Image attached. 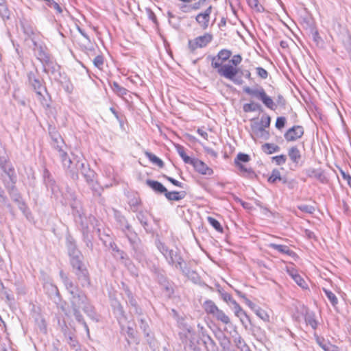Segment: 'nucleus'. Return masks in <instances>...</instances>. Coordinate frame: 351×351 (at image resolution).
Here are the masks:
<instances>
[{
    "mask_svg": "<svg viewBox=\"0 0 351 351\" xmlns=\"http://www.w3.org/2000/svg\"><path fill=\"white\" fill-rule=\"evenodd\" d=\"M242 60L241 55L236 54L232 56L231 51L223 49L212 58L211 66L217 69L219 75L234 81L239 73L237 66L241 64Z\"/></svg>",
    "mask_w": 351,
    "mask_h": 351,
    "instance_id": "1",
    "label": "nucleus"
},
{
    "mask_svg": "<svg viewBox=\"0 0 351 351\" xmlns=\"http://www.w3.org/2000/svg\"><path fill=\"white\" fill-rule=\"evenodd\" d=\"M271 118L268 115H263L259 120L252 119L251 120V131L253 135L257 138L267 139L269 137V132L266 130L270 125Z\"/></svg>",
    "mask_w": 351,
    "mask_h": 351,
    "instance_id": "2",
    "label": "nucleus"
},
{
    "mask_svg": "<svg viewBox=\"0 0 351 351\" xmlns=\"http://www.w3.org/2000/svg\"><path fill=\"white\" fill-rule=\"evenodd\" d=\"M178 152L180 156L182 158L183 161L185 163H189L193 165L195 170L199 173L208 176H210L213 173V170L202 160L197 158H191L189 156H188L182 147H179L178 148Z\"/></svg>",
    "mask_w": 351,
    "mask_h": 351,
    "instance_id": "3",
    "label": "nucleus"
},
{
    "mask_svg": "<svg viewBox=\"0 0 351 351\" xmlns=\"http://www.w3.org/2000/svg\"><path fill=\"white\" fill-rule=\"evenodd\" d=\"M203 308L206 314L212 315L216 320L223 324H230V318L216 304L210 300H206L203 304Z\"/></svg>",
    "mask_w": 351,
    "mask_h": 351,
    "instance_id": "4",
    "label": "nucleus"
},
{
    "mask_svg": "<svg viewBox=\"0 0 351 351\" xmlns=\"http://www.w3.org/2000/svg\"><path fill=\"white\" fill-rule=\"evenodd\" d=\"M250 160V156L244 153H239L234 158L235 166L239 169L242 176L252 177L254 176V171L251 167H247L245 164Z\"/></svg>",
    "mask_w": 351,
    "mask_h": 351,
    "instance_id": "5",
    "label": "nucleus"
},
{
    "mask_svg": "<svg viewBox=\"0 0 351 351\" xmlns=\"http://www.w3.org/2000/svg\"><path fill=\"white\" fill-rule=\"evenodd\" d=\"M213 34L205 33L194 39L189 40L188 43L189 48L193 51L197 49L205 47L213 40Z\"/></svg>",
    "mask_w": 351,
    "mask_h": 351,
    "instance_id": "6",
    "label": "nucleus"
},
{
    "mask_svg": "<svg viewBox=\"0 0 351 351\" xmlns=\"http://www.w3.org/2000/svg\"><path fill=\"white\" fill-rule=\"evenodd\" d=\"M42 38L43 36L39 32L32 31L29 34L28 33V38L33 43V50L39 53H43L45 49Z\"/></svg>",
    "mask_w": 351,
    "mask_h": 351,
    "instance_id": "7",
    "label": "nucleus"
},
{
    "mask_svg": "<svg viewBox=\"0 0 351 351\" xmlns=\"http://www.w3.org/2000/svg\"><path fill=\"white\" fill-rule=\"evenodd\" d=\"M304 133V130L302 126L294 125L285 132L284 136L287 142H293L300 139Z\"/></svg>",
    "mask_w": 351,
    "mask_h": 351,
    "instance_id": "8",
    "label": "nucleus"
},
{
    "mask_svg": "<svg viewBox=\"0 0 351 351\" xmlns=\"http://www.w3.org/2000/svg\"><path fill=\"white\" fill-rule=\"evenodd\" d=\"M212 5H210L206 10L199 13L195 17L196 22L203 30L206 29L209 27L210 15L212 12Z\"/></svg>",
    "mask_w": 351,
    "mask_h": 351,
    "instance_id": "9",
    "label": "nucleus"
},
{
    "mask_svg": "<svg viewBox=\"0 0 351 351\" xmlns=\"http://www.w3.org/2000/svg\"><path fill=\"white\" fill-rule=\"evenodd\" d=\"M259 99L262 101L263 104L271 110H274L275 108V103L273 99L269 97L265 90L263 88H261V92L259 93Z\"/></svg>",
    "mask_w": 351,
    "mask_h": 351,
    "instance_id": "10",
    "label": "nucleus"
},
{
    "mask_svg": "<svg viewBox=\"0 0 351 351\" xmlns=\"http://www.w3.org/2000/svg\"><path fill=\"white\" fill-rule=\"evenodd\" d=\"M164 195L169 201H179L185 197L186 193L184 191H168L167 190Z\"/></svg>",
    "mask_w": 351,
    "mask_h": 351,
    "instance_id": "11",
    "label": "nucleus"
},
{
    "mask_svg": "<svg viewBox=\"0 0 351 351\" xmlns=\"http://www.w3.org/2000/svg\"><path fill=\"white\" fill-rule=\"evenodd\" d=\"M146 184L154 191L165 194L167 189L159 182L152 180H147Z\"/></svg>",
    "mask_w": 351,
    "mask_h": 351,
    "instance_id": "12",
    "label": "nucleus"
},
{
    "mask_svg": "<svg viewBox=\"0 0 351 351\" xmlns=\"http://www.w3.org/2000/svg\"><path fill=\"white\" fill-rule=\"evenodd\" d=\"M269 247L278 251L280 253L285 254L289 256H294L295 254V252L292 251L287 245L271 243L269 244Z\"/></svg>",
    "mask_w": 351,
    "mask_h": 351,
    "instance_id": "13",
    "label": "nucleus"
},
{
    "mask_svg": "<svg viewBox=\"0 0 351 351\" xmlns=\"http://www.w3.org/2000/svg\"><path fill=\"white\" fill-rule=\"evenodd\" d=\"M262 151L266 154H272L280 150V147L275 143H265L261 146Z\"/></svg>",
    "mask_w": 351,
    "mask_h": 351,
    "instance_id": "14",
    "label": "nucleus"
},
{
    "mask_svg": "<svg viewBox=\"0 0 351 351\" xmlns=\"http://www.w3.org/2000/svg\"><path fill=\"white\" fill-rule=\"evenodd\" d=\"M288 155L293 162L298 163L301 158V154L296 146L291 147L288 151Z\"/></svg>",
    "mask_w": 351,
    "mask_h": 351,
    "instance_id": "15",
    "label": "nucleus"
},
{
    "mask_svg": "<svg viewBox=\"0 0 351 351\" xmlns=\"http://www.w3.org/2000/svg\"><path fill=\"white\" fill-rule=\"evenodd\" d=\"M144 154L152 163L157 165L159 168H162L164 167L163 161L154 154L148 151H145Z\"/></svg>",
    "mask_w": 351,
    "mask_h": 351,
    "instance_id": "16",
    "label": "nucleus"
},
{
    "mask_svg": "<svg viewBox=\"0 0 351 351\" xmlns=\"http://www.w3.org/2000/svg\"><path fill=\"white\" fill-rule=\"evenodd\" d=\"M207 221L213 227V228L218 232L223 233V228L219 221L212 217H208Z\"/></svg>",
    "mask_w": 351,
    "mask_h": 351,
    "instance_id": "17",
    "label": "nucleus"
},
{
    "mask_svg": "<svg viewBox=\"0 0 351 351\" xmlns=\"http://www.w3.org/2000/svg\"><path fill=\"white\" fill-rule=\"evenodd\" d=\"M282 180L281 173L279 170L274 169L267 179L269 183L274 184Z\"/></svg>",
    "mask_w": 351,
    "mask_h": 351,
    "instance_id": "18",
    "label": "nucleus"
},
{
    "mask_svg": "<svg viewBox=\"0 0 351 351\" xmlns=\"http://www.w3.org/2000/svg\"><path fill=\"white\" fill-rule=\"evenodd\" d=\"M93 62L95 67L101 71L103 70L105 59L102 54L96 56Z\"/></svg>",
    "mask_w": 351,
    "mask_h": 351,
    "instance_id": "19",
    "label": "nucleus"
},
{
    "mask_svg": "<svg viewBox=\"0 0 351 351\" xmlns=\"http://www.w3.org/2000/svg\"><path fill=\"white\" fill-rule=\"evenodd\" d=\"M113 91L119 96H123L127 94V90L121 86L117 82H114L112 84Z\"/></svg>",
    "mask_w": 351,
    "mask_h": 351,
    "instance_id": "20",
    "label": "nucleus"
},
{
    "mask_svg": "<svg viewBox=\"0 0 351 351\" xmlns=\"http://www.w3.org/2000/svg\"><path fill=\"white\" fill-rule=\"evenodd\" d=\"M323 291L325 293V294L326 295L328 299L331 302L332 305L333 306H335L338 303V300H337L336 295L332 291H330L324 288Z\"/></svg>",
    "mask_w": 351,
    "mask_h": 351,
    "instance_id": "21",
    "label": "nucleus"
},
{
    "mask_svg": "<svg viewBox=\"0 0 351 351\" xmlns=\"http://www.w3.org/2000/svg\"><path fill=\"white\" fill-rule=\"evenodd\" d=\"M247 3L252 9L256 12H261L263 10V7L259 3L258 0H247Z\"/></svg>",
    "mask_w": 351,
    "mask_h": 351,
    "instance_id": "22",
    "label": "nucleus"
},
{
    "mask_svg": "<svg viewBox=\"0 0 351 351\" xmlns=\"http://www.w3.org/2000/svg\"><path fill=\"white\" fill-rule=\"evenodd\" d=\"M293 280L297 283V285L304 289H307L308 288L307 283L304 280V279L300 275L298 274L295 276Z\"/></svg>",
    "mask_w": 351,
    "mask_h": 351,
    "instance_id": "23",
    "label": "nucleus"
},
{
    "mask_svg": "<svg viewBox=\"0 0 351 351\" xmlns=\"http://www.w3.org/2000/svg\"><path fill=\"white\" fill-rule=\"evenodd\" d=\"M46 4L48 7L53 8L57 14H61L62 13V9L61 6L56 2L54 0H49L46 2Z\"/></svg>",
    "mask_w": 351,
    "mask_h": 351,
    "instance_id": "24",
    "label": "nucleus"
},
{
    "mask_svg": "<svg viewBox=\"0 0 351 351\" xmlns=\"http://www.w3.org/2000/svg\"><path fill=\"white\" fill-rule=\"evenodd\" d=\"M256 315L264 322H269V315L265 310L258 308L256 311Z\"/></svg>",
    "mask_w": 351,
    "mask_h": 351,
    "instance_id": "25",
    "label": "nucleus"
},
{
    "mask_svg": "<svg viewBox=\"0 0 351 351\" xmlns=\"http://www.w3.org/2000/svg\"><path fill=\"white\" fill-rule=\"evenodd\" d=\"M233 304L234 306V313L237 317L241 316H247L245 311L242 308V307L238 304L236 301L233 302Z\"/></svg>",
    "mask_w": 351,
    "mask_h": 351,
    "instance_id": "26",
    "label": "nucleus"
},
{
    "mask_svg": "<svg viewBox=\"0 0 351 351\" xmlns=\"http://www.w3.org/2000/svg\"><path fill=\"white\" fill-rule=\"evenodd\" d=\"M243 90L246 94L259 98V93L261 92V88L258 90H253L249 86H245L243 87Z\"/></svg>",
    "mask_w": 351,
    "mask_h": 351,
    "instance_id": "27",
    "label": "nucleus"
},
{
    "mask_svg": "<svg viewBox=\"0 0 351 351\" xmlns=\"http://www.w3.org/2000/svg\"><path fill=\"white\" fill-rule=\"evenodd\" d=\"M272 160L278 165H283L287 161V156L285 154L276 156L272 158Z\"/></svg>",
    "mask_w": 351,
    "mask_h": 351,
    "instance_id": "28",
    "label": "nucleus"
},
{
    "mask_svg": "<svg viewBox=\"0 0 351 351\" xmlns=\"http://www.w3.org/2000/svg\"><path fill=\"white\" fill-rule=\"evenodd\" d=\"M298 209L306 213L312 214L315 210L314 206L311 205H300L298 206Z\"/></svg>",
    "mask_w": 351,
    "mask_h": 351,
    "instance_id": "29",
    "label": "nucleus"
},
{
    "mask_svg": "<svg viewBox=\"0 0 351 351\" xmlns=\"http://www.w3.org/2000/svg\"><path fill=\"white\" fill-rule=\"evenodd\" d=\"M163 178L165 179H166L167 180H168L169 182H170L172 184H173L174 186H178V187H180V188H183L184 187V184L175 180L174 178H171V177H169L167 175H163Z\"/></svg>",
    "mask_w": 351,
    "mask_h": 351,
    "instance_id": "30",
    "label": "nucleus"
},
{
    "mask_svg": "<svg viewBox=\"0 0 351 351\" xmlns=\"http://www.w3.org/2000/svg\"><path fill=\"white\" fill-rule=\"evenodd\" d=\"M285 123H286V119L285 117H279L276 119V127L280 130L282 128H283L285 125Z\"/></svg>",
    "mask_w": 351,
    "mask_h": 351,
    "instance_id": "31",
    "label": "nucleus"
},
{
    "mask_svg": "<svg viewBox=\"0 0 351 351\" xmlns=\"http://www.w3.org/2000/svg\"><path fill=\"white\" fill-rule=\"evenodd\" d=\"M257 75L262 79H266L268 76L267 71L262 68V67H257L256 69Z\"/></svg>",
    "mask_w": 351,
    "mask_h": 351,
    "instance_id": "32",
    "label": "nucleus"
},
{
    "mask_svg": "<svg viewBox=\"0 0 351 351\" xmlns=\"http://www.w3.org/2000/svg\"><path fill=\"white\" fill-rule=\"evenodd\" d=\"M287 273L292 278H293L295 276L299 274L298 270L293 267H286L285 269Z\"/></svg>",
    "mask_w": 351,
    "mask_h": 351,
    "instance_id": "33",
    "label": "nucleus"
},
{
    "mask_svg": "<svg viewBox=\"0 0 351 351\" xmlns=\"http://www.w3.org/2000/svg\"><path fill=\"white\" fill-rule=\"evenodd\" d=\"M341 173L343 180L347 181L348 184L351 188V176L348 173H345L344 171H341Z\"/></svg>",
    "mask_w": 351,
    "mask_h": 351,
    "instance_id": "34",
    "label": "nucleus"
},
{
    "mask_svg": "<svg viewBox=\"0 0 351 351\" xmlns=\"http://www.w3.org/2000/svg\"><path fill=\"white\" fill-rule=\"evenodd\" d=\"M319 345L325 350V351H334V350L336 348L333 346H327L326 344H323L321 342H318Z\"/></svg>",
    "mask_w": 351,
    "mask_h": 351,
    "instance_id": "35",
    "label": "nucleus"
},
{
    "mask_svg": "<svg viewBox=\"0 0 351 351\" xmlns=\"http://www.w3.org/2000/svg\"><path fill=\"white\" fill-rule=\"evenodd\" d=\"M197 132L203 138H204L205 140L208 139V133L205 130H204L201 128H198Z\"/></svg>",
    "mask_w": 351,
    "mask_h": 351,
    "instance_id": "36",
    "label": "nucleus"
},
{
    "mask_svg": "<svg viewBox=\"0 0 351 351\" xmlns=\"http://www.w3.org/2000/svg\"><path fill=\"white\" fill-rule=\"evenodd\" d=\"M243 110L245 112H250L254 110L252 108V104H246L243 106Z\"/></svg>",
    "mask_w": 351,
    "mask_h": 351,
    "instance_id": "37",
    "label": "nucleus"
},
{
    "mask_svg": "<svg viewBox=\"0 0 351 351\" xmlns=\"http://www.w3.org/2000/svg\"><path fill=\"white\" fill-rule=\"evenodd\" d=\"M231 298H232L231 295H230V294H228V293L225 294V295H224V296H223V300H224L225 301L230 300H231Z\"/></svg>",
    "mask_w": 351,
    "mask_h": 351,
    "instance_id": "38",
    "label": "nucleus"
},
{
    "mask_svg": "<svg viewBox=\"0 0 351 351\" xmlns=\"http://www.w3.org/2000/svg\"><path fill=\"white\" fill-rule=\"evenodd\" d=\"M35 82L38 84V88L41 86V84H40V82H39L38 80H35Z\"/></svg>",
    "mask_w": 351,
    "mask_h": 351,
    "instance_id": "39",
    "label": "nucleus"
},
{
    "mask_svg": "<svg viewBox=\"0 0 351 351\" xmlns=\"http://www.w3.org/2000/svg\"><path fill=\"white\" fill-rule=\"evenodd\" d=\"M246 77H247V78H250V77H251V73L249 72V73L247 74Z\"/></svg>",
    "mask_w": 351,
    "mask_h": 351,
    "instance_id": "40",
    "label": "nucleus"
},
{
    "mask_svg": "<svg viewBox=\"0 0 351 351\" xmlns=\"http://www.w3.org/2000/svg\"><path fill=\"white\" fill-rule=\"evenodd\" d=\"M37 93H38V95H41V93H40V92H37Z\"/></svg>",
    "mask_w": 351,
    "mask_h": 351,
    "instance_id": "41",
    "label": "nucleus"
}]
</instances>
